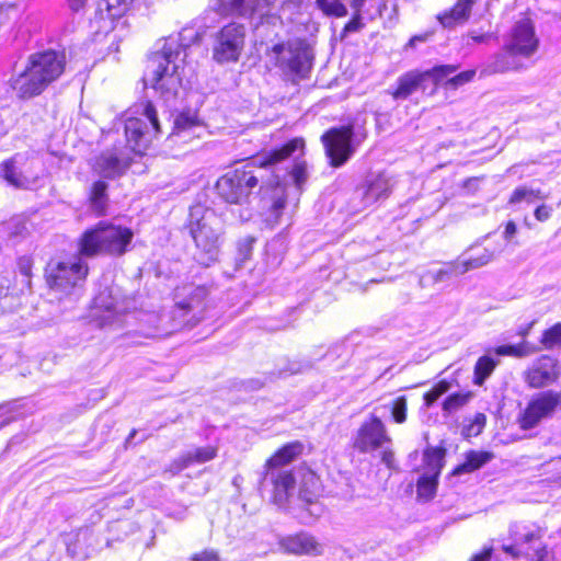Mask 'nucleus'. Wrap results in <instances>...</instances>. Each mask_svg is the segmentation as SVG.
<instances>
[{
  "label": "nucleus",
  "instance_id": "f257e3e1",
  "mask_svg": "<svg viewBox=\"0 0 561 561\" xmlns=\"http://www.w3.org/2000/svg\"><path fill=\"white\" fill-rule=\"evenodd\" d=\"M305 141L294 138L280 148L274 149L264 157L255 159L224 174L216 183L218 195L227 203H245L257 186L262 198H268L270 215L265 218L268 225H275L286 205L285 190L280 185L282 175L276 174L275 180L263 182V169L276 168L285 162L295 152L304 153Z\"/></svg>",
  "mask_w": 561,
  "mask_h": 561
},
{
  "label": "nucleus",
  "instance_id": "f03ea898",
  "mask_svg": "<svg viewBox=\"0 0 561 561\" xmlns=\"http://www.w3.org/2000/svg\"><path fill=\"white\" fill-rule=\"evenodd\" d=\"M276 0H216L213 11L196 19L191 28L194 35H247L248 33H275L279 16L271 13Z\"/></svg>",
  "mask_w": 561,
  "mask_h": 561
},
{
  "label": "nucleus",
  "instance_id": "7ed1b4c3",
  "mask_svg": "<svg viewBox=\"0 0 561 561\" xmlns=\"http://www.w3.org/2000/svg\"><path fill=\"white\" fill-rule=\"evenodd\" d=\"M65 66L62 51L46 49L31 54L24 71L12 80V88L20 99L39 95L62 75Z\"/></svg>",
  "mask_w": 561,
  "mask_h": 561
},
{
  "label": "nucleus",
  "instance_id": "20e7f679",
  "mask_svg": "<svg viewBox=\"0 0 561 561\" xmlns=\"http://www.w3.org/2000/svg\"><path fill=\"white\" fill-rule=\"evenodd\" d=\"M188 228L197 249L196 260L209 266L219 256L225 233L222 217L210 208L195 205L190 211Z\"/></svg>",
  "mask_w": 561,
  "mask_h": 561
},
{
  "label": "nucleus",
  "instance_id": "39448f33",
  "mask_svg": "<svg viewBox=\"0 0 561 561\" xmlns=\"http://www.w3.org/2000/svg\"><path fill=\"white\" fill-rule=\"evenodd\" d=\"M133 236L129 228L101 221L78 239L79 260L101 254L122 255L127 251Z\"/></svg>",
  "mask_w": 561,
  "mask_h": 561
},
{
  "label": "nucleus",
  "instance_id": "423d86ee",
  "mask_svg": "<svg viewBox=\"0 0 561 561\" xmlns=\"http://www.w3.org/2000/svg\"><path fill=\"white\" fill-rule=\"evenodd\" d=\"M161 50L150 54L145 81L152 89L169 98L175 95L181 79L178 76V60L184 54L183 45L170 37Z\"/></svg>",
  "mask_w": 561,
  "mask_h": 561
},
{
  "label": "nucleus",
  "instance_id": "0eeeda50",
  "mask_svg": "<svg viewBox=\"0 0 561 561\" xmlns=\"http://www.w3.org/2000/svg\"><path fill=\"white\" fill-rule=\"evenodd\" d=\"M537 37H510L503 49L497 53L481 70L482 76H491L525 68L524 60L538 49Z\"/></svg>",
  "mask_w": 561,
  "mask_h": 561
},
{
  "label": "nucleus",
  "instance_id": "6e6552de",
  "mask_svg": "<svg viewBox=\"0 0 561 561\" xmlns=\"http://www.w3.org/2000/svg\"><path fill=\"white\" fill-rule=\"evenodd\" d=\"M272 55L279 68L300 76L309 71L313 58L310 44L301 37H290L284 44L274 45Z\"/></svg>",
  "mask_w": 561,
  "mask_h": 561
},
{
  "label": "nucleus",
  "instance_id": "1a4fd4ad",
  "mask_svg": "<svg viewBox=\"0 0 561 561\" xmlns=\"http://www.w3.org/2000/svg\"><path fill=\"white\" fill-rule=\"evenodd\" d=\"M458 67L454 65L436 66L432 69L420 71L411 70L401 75L397 79V85L388 90L393 100H407L410 95L423 88V83L431 79L434 84L440 83L457 71Z\"/></svg>",
  "mask_w": 561,
  "mask_h": 561
},
{
  "label": "nucleus",
  "instance_id": "9d476101",
  "mask_svg": "<svg viewBox=\"0 0 561 561\" xmlns=\"http://www.w3.org/2000/svg\"><path fill=\"white\" fill-rule=\"evenodd\" d=\"M88 270L79 259L75 262L50 261L45 270L46 282L54 291L67 295L87 277Z\"/></svg>",
  "mask_w": 561,
  "mask_h": 561
},
{
  "label": "nucleus",
  "instance_id": "9b49d317",
  "mask_svg": "<svg viewBox=\"0 0 561 561\" xmlns=\"http://www.w3.org/2000/svg\"><path fill=\"white\" fill-rule=\"evenodd\" d=\"M130 306L131 301L123 298L118 288H105L93 300L92 317L101 328L112 325Z\"/></svg>",
  "mask_w": 561,
  "mask_h": 561
},
{
  "label": "nucleus",
  "instance_id": "f8f14e48",
  "mask_svg": "<svg viewBox=\"0 0 561 561\" xmlns=\"http://www.w3.org/2000/svg\"><path fill=\"white\" fill-rule=\"evenodd\" d=\"M559 407H561V393L551 390L537 393L519 414L518 424L525 431L535 428L541 421L550 419Z\"/></svg>",
  "mask_w": 561,
  "mask_h": 561
},
{
  "label": "nucleus",
  "instance_id": "ddd939ff",
  "mask_svg": "<svg viewBox=\"0 0 561 561\" xmlns=\"http://www.w3.org/2000/svg\"><path fill=\"white\" fill-rule=\"evenodd\" d=\"M142 118L129 117L125 123V134L133 149L140 151L151 140V134L160 133L157 111L151 102L142 105Z\"/></svg>",
  "mask_w": 561,
  "mask_h": 561
},
{
  "label": "nucleus",
  "instance_id": "4468645a",
  "mask_svg": "<svg viewBox=\"0 0 561 561\" xmlns=\"http://www.w3.org/2000/svg\"><path fill=\"white\" fill-rule=\"evenodd\" d=\"M385 423L376 415L364 421L353 437V447L359 453L368 454L391 445Z\"/></svg>",
  "mask_w": 561,
  "mask_h": 561
},
{
  "label": "nucleus",
  "instance_id": "2eb2a0df",
  "mask_svg": "<svg viewBox=\"0 0 561 561\" xmlns=\"http://www.w3.org/2000/svg\"><path fill=\"white\" fill-rule=\"evenodd\" d=\"M353 136L352 125L331 128L322 135L325 153L332 167L339 168L352 157L355 151L352 145Z\"/></svg>",
  "mask_w": 561,
  "mask_h": 561
},
{
  "label": "nucleus",
  "instance_id": "dca6fc26",
  "mask_svg": "<svg viewBox=\"0 0 561 561\" xmlns=\"http://www.w3.org/2000/svg\"><path fill=\"white\" fill-rule=\"evenodd\" d=\"M28 159L21 153L2 161L0 163V178L3 179L8 185L16 190H28L37 181V175H34L28 168Z\"/></svg>",
  "mask_w": 561,
  "mask_h": 561
},
{
  "label": "nucleus",
  "instance_id": "f3484780",
  "mask_svg": "<svg viewBox=\"0 0 561 561\" xmlns=\"http://www.w3.org/2000/svg\"><path fill=\"white\" fill-rule=\"evenodd\" d=\"M280 548L295 556H321L324 551L323 545L314 536L308 533H299L284 537L279 541Z\"/></svg>",
  "mask_w": 561,
  "mask_h": 561
},
{
  "label": "nucleus",
  "instance_id": "a211bd4d",
  "mask_svg": "<svg viewBox=\"0 0 561 561\" xmlns=\"http://www.w3.org/2000/svg\"><path fill=\"white\" fill-rule=\"evenodd\" d=\"M133 1L134 0H102L105 4V9L102 8L101 3L98 15L100 20L103 21L104 25L95 32V35L100 33L108 35L111 32L116 31L118 25L123 23L122 19Z\"/></svg>",
  "mask_w": 561,
  "mask_h": 561
},
{
  "label": "nucleus",
  "instance_id": "6ab92c4d",
  "mask_svg": "<svg viewBox=\"0 0 561 561\" xmlns=\"http://www.w3.org/2000/svg\"><path fill=\"white\" fill-rule=\"evenodd\" d=\"M558 378L556 360L549 356H541L525 373V381L530 388H542Z\"/></svg>",
  "mask_w": 561,
  "mask_h": 561
},
{
  "label": "nucleus",
  "instance_id": "aec40b11",
  "mask_svg": "<svg viewBox=\"0 0 561 561\" xmlns=\"http://www.w3.org/2000/svg\"><path fill=\"white\" fill-rule=\"evenodd\" d=\"M391 181L385 174H377L367 179L366 183L357 188L356 195L362 198L363 207H368L379 199H385L391 192Z\"/></svg>",
  "mask_w": 561,
  "mask_h": 561
},
{
  "label": "nucleus",
  "instance_id": "412c9836",
  "mask_svg": "<svg viewBox=\"0 0 561 561\" xmlns=\"http://www.w3.org/2000/svg\"><path fill=\"white\" fill-rule=\"evenodd\" d=\"M128 167L129 160L116 149L102 152L93 163L94 171L108 179L122 175Z\"/></svg>",
  "mask_w": 561,
  "mask_h": 561
},
{
  "label": "nucleus",
  "instance_id": "4be33fe9",
  "mask_svg": "<svg viewBox=\"0 0 561 561\" xmlns=\"http://www.w3.org/2000/svg\"><path fill=\"white\" fill-rule=\"evenodd\" d=\"M207 289L203 286L186 285L175 290V305L185 313L203 310Z\"/></svg>",
  "mask_w": 561,
  "mask_h": 561
},
{
  "label": "nucleus",
  "instance_id": "5701e85b",
  "mask_svg": "<svg viewBox=\"0 0 561 561\" xmlns=\"http://www.w3.org/2000/svg\"><path fill=\"white\" fill-rule=\"evenodd\" d=\"M216 455L217 449L211 446L194 448L174 459L168 471H170L173 476L178 474L183 469L190 467L193 463H204L214 459Z\"/></svg>",
  "mask_w": 561,
  "mask_h": 561
},
{
  "label": "nucleus",
  "instance_id": "b1692460",
  "mask_svg": "<svg viewBox=\"0 0 561 561\" xmlns=\"http://www.w3.org/2000/svg\"><path fill=\"white\" fill-rule=\"evenodd\" d=\"M474 2L476 0H458L450 10L437 16L439 23L448 30L463 25L470 16Z\"/></svg>",
  "mask_w": 561,
  "mask_h": 561
},
{
  "label": "nucleus",
  "instance_id": "393cba45",
  "mask_svg": "<svg viewBox=\"0 0 561 561\" xmlns=\"http://www.w3.org/2000/svg\"><path fill=\"white\" fill-rule=\"evenodd\" d=\"M266 479L274 485L275 500L283 502L289 492L294 490L295 478L289 470L266 468Z\"/></svg>",
  "mask_w": 561,
  "mask_h": 561
},
{
  "label": "nucleus",
  "instance_id": "a878e982",
  "mask_svg": "<svg viewBox=\"0 0 561 561\" xmlns=\"http://www.w3.org/2000/svg\"><path fill=\"white\" fill-rule=\"evenodd\" d=\"M214 47V59L218 62L236 61L242 48V37H219Z\"/></svg>",
  "mask_w": 561,
  "mask_h": 561
},
{
  "label": "nucleus",
  "instance_id": "bb28decb",
  "mask_svg": "<svg viewBox=\"0 0 561 561\" xmlns=\"http://www.w3.org/2000/svg\"><path fill=\"white\" fill-rule=\"evenodd\" d=\"M302 450L304 446L299 442L286 444L267 460L266 468L280 469V467L293 461Z\"/></svg>",
  "mask_w": 561,
  "mask_h": 561
},
{
  "label": "nucleus",
  "instance_id": "cd10ccee",
  "mask_svg": "<svg viewBox=\"0 0 561 561\" xmlns=\"http://www.w3.org/2000/svg\"><path fill=\"white\" fill-rule=\"evenodd\" d=\"M494 458L490 451H469L463 463L455 468L454 474L459 476L480 469Z\"/></svg>",
  "mask_w": 561,
  "mask_h": 561
},
{
  "label": "nucleus",
  "instance_id": "c85d7f7f",
  "mask_svg": "<svg viewBox=\"0 0 561 561\" xmlns=\"http://www.w3.org/2000/svg\"><path fill=\"white\" fill-rule=\"evenodd\" d=\"M499 362L497 358L489 354L479 357L473 369V383L482 386L492 375Z\"/></svg>",
  "mask_w": 561,
  "mask_h": 561
},
{
  "label": "nucleus",
  "instance_id": "c756f323",
  "mask_svg": "<svg viewBox=\"0 0 561 561\" xmlns=\"http://www.w3.org/2000/svg\"><path fill=\"white\" fill-rule=\"evenodd\" d=\"M511 537L515 541V546H522L539 540L541 538V531L535 526L515 523L511 527Z\"/></svg>",
  "mask_w": 561,
  "mask_h": 561
},
{
  "label": "nucleus",
  "instance_id": "7c9ffc66",
  "mask_svg": "<svg viewBox=\"0 0 561 561\" xmlns=\"http://www.w3.org/2000/svg\"><path fill=\"white\" fill-rule=\"evenodd\" d=\"M445 451L440 448H428L424 451L425 471L424 473L438 477L443 468Z\"/></svg>",
  "mask_w": 561,
  "mask_h": 561
},
{
  "label": "nucleus",
  "instance_id": "2f4dec72",
  "mask_svg": "<svg viewBox=\"0 0 561 561\" xmlns=\"http://www.w3.org/2000/svg\"><path fill=\"white\" fill-rule=\"evenodd\" d=\"M107 184L102 181H98L93 184L91 191V207L98 215H104L107 206L106 196Z\"/></svg>",
  "mask_w": 561,
  "mask_h": 561
},
{
  "label": "nucleus",
  "instance_id": "473e14b6",
  "mask_svg": "<svg viewBox=\"0 0 561 561\" xmlns=\"http://www.w3.org/2000/svg\"><path fill=\"white\" fill-rule=\"evenodd\" d=\"M316 5L328 16L342 18L347 14L345 0H316Z\"/></svg>",
  "mask_w": 561,
  "mask_h": 561
},
{
  "label": "nucleus",
  "instance_id": "72a5a7b5",
  "mask_svg": "<svg viewBox=\"0 0 561 561\" xmlns=\"http://www.w3.org/2000/svg\"><path fill=\"white\" fill-rule=\"evenodd\" d=\"M548 195L543 194L540 190H533L526 186H519L514 190L510 203L518 204L523 201L531 203L536 199H546Z\"/></svg>",
  "mask_w": 561,
  "mask_h": 561
},
{
  "label": "nucleus",
  "instance_id": "f704fd0d",
  "mask_svg": "<svg viewBox=\"0 0 561 561\" xmlns=\"http://www.w3.org/2000/svg\"><path fill=\"white\" fill-rule=\"evenodd\" d=\"M437 488V477L433 474L423 473L417 483V495L425 500H430L434 496Z\"/></svg>",
  "mask_w": 561,
  "mask_h": 561
},
{
  "label": "nucleus",
  "instance_id": "c9c22d12",
  "mask_svg": "<svg viewBox=\"0 0 561 561\" xmlns=\"http://www.w3.org/2000/svg\"><path fill=\"white\" fill-rule=\"evenodd\" d=\"M540 342L547 350L561 346V322H558L551 328L547 329L542 333Z\"/></svg>",
  "mask_w": 561,
  "mask_h": 561
},
{
  "label": "nucleus",
  "instance_id": "e433bc0d",
  "mask_svg": "<svg viewBox=\"0 0 561 561\" xmlns=\"http://www.w3.org/2000/svg\"><path fill=\"white\" fill-rule=\"evenodd\" d=\"M317 491L318 478L312 472H308L305 476V485L300 489L299 495L306 502L312 503L317 496Z\"/></svg>",
  "mask_w": 561,
  "mask_h": 561
},
{
  "label": "nucleus",
  "instance_id": "4c0bfd02",
  "mask_svg": "<svg viewBox=\"0 0 561 561\" xmlns=\"http://www.w3.org/2000/svg\"><path fill=\"white\" fill-rule=\"evenodd\" d=\"M471 398L470 392L450 394L443 403V410L451 413L466 405Z\"/></svg>",
  "mask_w": 561,
  "mask_h": 561
},
{
  "label": "nucleus",
  "instance_id": "58836bf2",
  "mask_svg": "<svg viewBox=\"0 0 561 561\" xmlns=\"http://www.w3.org/2000/svg\"><path fill=\"white\" fill-rule=\"evenodd\" d=\"M367 0H351V7L354 10L355 14L353 19L347 22L344 26L345 33L358 32L362 26L360 22V11L364 8Z\"/></svg>",
  "mask_w": 561,
  "mask_h": 561
},
{
  "label": "nucleus",
  "instance_id": "ea45409f",
  "mask_svg": "<svg viewBox=\"0 0 561 561\" xmlns=\"http://www.w3.org/2000/svg\"><path fill=\"white\" fill-rule=\"evenodd\" d=\"M450 382L446 380H440L437 382L430 391L424 394L426 407H431L434 402H436L439 397H442L450 389Z\"/></svg>",
  "mask_w": 561,
  "mask_h": 561
},
{
  "label": "nucleus",
  "instance_id": "a19ab883",
  "mask_svg": "<svg viewBox=\"0 0 561 561\" xmlns=\"http://www.w3.org/2000/svg\"><path fill=\"white\" fill-rule=\"evenodd\" d=\"M391 415L396 423L402 424L407 421V399L397 398L392 403Z\"/></svg>",
  "mask_w": 561,
  "mask_h": 561
},
{
  "label": "nucleus",
  "instance_id": "79ce46f5",
  "mask_svg": "<svg viewBox=\"0 0 561 561\" xmlns=\"http://www.w3.org/2000/svg\"><path fill=\"white\" fill-rule=\"evenodd\" d=\"M288 175L293 179L295 184L300 187L307 180V167L305 161L296 162L289 172Z\"/></svg>",
  "mask_w": 561,
  "mask_h": 561
},
{
  "label": "nucleus",
  "instance_id": "37998d69",
  "mask_svg": "<svg viewBox=\"0 0 561 561\" xmlns=\"http://www.w3.org/2000/svg\"><path fill=\"white\" fill-rule=\"evenodd\" d=\"M474 76H476V70H466V71H462V72L449 78L445 82V85L448 88H451V89H457V88L470 82Z\"/></svg>",
  "mask_w": 561,
  "mask_h": 561
},
{
  "label": "nucleus",
  "instance_id": "c03bdc74",
  "mask_svg": "<svg viewBox=\"0 0 561 561\" xmlns=\"http://www.w3.org/2000/svg\"><path fill=\"white\" fill-rule=\"evenodd\" d=\"M482 266H484V263L478 256L468 260L456 261V268H458V274H465L470 270L479 268Z\"/></svg>",
  "mask_w": 561,
  "mask_h": 561
},
{
  "label": "nucleus",
  "instance_id": "a18cd8bd",
  "mask_svg": "<svg viewBox=\"0 0 561 561\" xmlns=\"http://www.w3.org/2000/svg\"><path fill=\"white\" fill-rule=\"evenodd\" d=\"M451 275H459L458 268H456V262H451L447 264L446 267L439 268L438 271L434 272L432 277L435 283H439Z\"/></svg>",
  "mask_w": 561,
  "mask_h": 561
},
{
  "label": "nucleus",
  "instance_id": "49530a36",
  "mask_svg": "<svg viewBox=\"0 0 561 561\" xmlns=\"http://www.w3.org/2000/svg\"><path fill=\"white\" fill-rule=\"evenodd\" d=\"M11 232L10 234L15 238H24L26 234H28V227L27 221L24 218H18L14 219L11 222Z\"/></svg>",
  "mask_w": 561,
  "mask_h": 561
},
{
  "label": "nucleus",
  "instance_id": "de8ad7c7",
  "mask_svg": "<svg viewBox=\"0 0 561 561\" xmlns=\"http://www.w3.org/2000/svg\"><path fill=\"white\" fill-rule=\"evenodd\" d=\"M32 267H33V261L30 256H22L18 260V270L21 275H23L26 278V285L30 286L31 284V276H32Z\"/></svg>",
  "mask_w": 561,
  "mask_h": 561
},
{
  "label": "nucleus",
  "instance_id": "09e8293b",
  "mask_svg": "<svg viewBox=\"0 0 561 561\" xmlns=\"http://www.w3.org/2000/svg\"><path fill=\"white\" fill-rule=\"evenodd\" d=\"M146 317H147L146 321L151 323L152 327H150L148 329H141V333L147 337H156V336L160 335L161 332L158 327L159 317L153 313L147 314Z\"/></svg>",
  "mask_w": 561,
  "mask_h": 561
},
{
  "label": "nucleus",
  "instance_id": "8fccbe9b",
  "mask_svg": "<svg viewBox=\"0 0 561 561\" xmlns=\"http://www.w3.org/2000/svg\"><path fill=\"white\" fill-rule=\"evenodd\" d=\"M512 35H535L534 27L528 19H523L517 23L516 30Z\"/></svg>",
  "mask_w": 561,
  "mask_h": 561
},
{
  "label": "nucleus",
  "instance_id": "3c124183",
  "mask_svg": "<svg viewBox=\"0 0 561 561\" xmlns=\"http://www.w3.org/2000/svg\"><path fill=\"white\" fill-rule=\"evenodd\" d=\"M195 124V119L194 117L187 115V114H180L176 118H175V122H174V126L176 129L181 130V129H185L190 126H193Z\"/></svg>",
  "mask_w": 561,
  "mask_h": 561
},
{
  "label": "nucleus",
  "instance_id": "603ef678",
  "mask_svg": "<svg viewBox=\"0 0 561 561\" xmlns=\"http://www.w3.org/2000/svg\"><path fill=\"white\" fill-rule=\"evenodd\" d=\"M552 208L546 204L538 206L535 209V217L538 221H546L551 217Z\"/></svg>",
  "mask_w": 561,
  "mask_h": 561
},
{
  "label": "nucleus",
  "instance_id": "864d4df0",
  "mask_svg": "<svg viewBox=\"0 0 561 561\" xmlns=\"http://www.w3.org/2000/svg\"><path fill=\"white\" fill-rule=\"evenodd\" d=\"M192 561H220L217 552L213 550H205L192 557Z\"/></svg>",
  "mask_w": 561,
  "mask_h": 561
},
{
  "label": "nucleus",
  "instance_id": "5fc2aeb1",
  "mask_svg": "<svg viewBox=\"0 0 561 561\" xmlns=\"http://www.w3.org/2000/svg\"><path fill=\"white\" fill-rule=\"evenodd\" d=\"M494 353L496 355H500V356H505V355H519L517 348L513 345H502V346H499L494 350Z\"/></svg>",
  "mask_w": 561,
  "mask_h": 561
},
{
  "label": "nucleus",
  "instance_id": "6e6d98bb",
  "mask_svg": "<svg viewBox=\"0 0 561 561\" xmlns=\"http://www.w3.org/2000/svg\"><path fill=\"white\" fill-rule=\"evenodd\" d=\"M516 231H517V227H516L515 222L508 221L505 226L504 238L506 240H511V238L516 233Z\"/></svg>",
  "mask_w": 561,
  "mask_h": 561
},
{
  "label": "nucleus",
  "instance_id": "4d7b16f0",
  "mask_svg": "<svg viewBox=\"0 0 561 561\" xmlns=\"http://www.w3.org/2000/svg\"><path fill=\"white\" fill-rule=\"evenodd\" d=\"M492 554V549H485L482 553L473 557L471 561H490Z\"/></svg>",
  "mask_w": 561,
  "mask_h": 561
},
{
  "label": "nucleus",
  "instance_id": "13d9d810",
  "mask_svg": "<svg viewBox=\"0 0 561 561\" xmlns=\"http://www.w3.org/2000/svg\"><path fill=\"white\" fill-rule=\"evenodd\" d=\"M495 254L493 251H490L488 249H484L483 253L479 255L478 257L483 261L484 265L490 263L494 259Z\"/></svg>",
  "mask_w": 561,
  "mask_h": 561
},
{
  "label": "nucleus",
  "instance_id": "bf43d9fd",
  "mask_svg": "<svg viewBox=\"0 0 561 561\" xmlns=\"http://www.w3.org/2000/svg\"><path fill=\"white\" fill-rule=\"evenodd\" d=\"M87 1L88 0H67L68 5L72 11H79L84 7Z\"/></svg>",
  "mask_w": 561,
  "mask_h": 561
},
{
  "label": "nucleus",
  "instance_id": "052dcab7",
  "mask_svg": "<svg viewBox=\"0 0 561 561\" xmlns=\"http://www.w3.org/2000/svg\"><path fill=\"white\" fill-rule=\"evenodd\" d=\"M536 556H537L536 561H550L548 559V551L546 550V548L537 550Z\"/></svg>",
  "mask_w": 561,
  "mask_h": 561
},
{
  "label": "nucleus",
  "instance_id": "680f3d73",
  "mask_svg": "<svg viewBox=\"0 0 561 561\" xmlns=\"http://www.w3.org/2000/svg\"><path fill=\"white\" fill-rule=\"evenodd\" d=\"M263 386V382L259 379H252L248 382V386L247 388L251 389V390H257L260 389L261 387Z\"/></svg>",
  "mask_w": 561,
  "mask_h": 561
},
{
  "label": "nucleus",
  "instance_id": "e2e57ef3",
  "mask_svg": "<svg viewBox=\"0 0 561 561\" xmlns=\"http://www.w3.org/2000/svg\"><path fill=\"white\" fill-rule=\"evenodd\" d=\"M392 458H393V455L391 451L389 450H383L382 453V461L387 465V466H390L391 461H392Z\"/></svg>",
  "mask_w": 561,
  "mask_h": 561
},
{
  "label": "nucleus",
  "instance_id": "0e129e2a",
  "mask_svg": "<svg viewBox=\"0 0 561 561\" xmlns=\"http://www.w3.org/2000/svg\"><path fill=\"white\" fill-rule=\"evenodd\" d=\"M507 553L513 554L514 557L518 556V553L515 551V546H504L503 548Z\"/></svg>",
  "mask_w": 561,
  "mask_h": 561
},
{
  "label": "nucleus",
  "instance_id": "69168bd1",
  "mask_svg": "<svg viewBox=\"0 0 561 561\" xmlns=\"http://www.w3.org/2000/svg\"><path fill=\"white\" fill-rule=\"evenodd\" d=\"M425 37H421V36H417V37H411V39L409 41L408 45H407V48L408 47H413L414 46V43L416 41H423Z\"/></svg>",
  "mask_w": 561,
  "mask_h": 561
},
{
  "label": "nucleus",
  "instance_id": "338daca9",
  "mask_svg": "<svg viewBox=\"0 0 561 561\" xmlns=\"http://www.w3.org/2000/svg\"><path fill=\"white\" fill-rule=\"evenodd\" d=\"M484 420H485L484 415H483V414H479V415L477 416L476 422H477V424H478L480 427H482V426H483V424H484Z\"/></svg>",
  "mask_w": 561,
  "mask_h": 561
},
{
  "label": "nucleus",
  "instance_id": "774afa93",
  "mask_svg": "<svg viewBox=\"0 0 561 561\" xmlns=\"http://www.w3.org/2000/svg\"><path fill=\"white\" fill-rule=\"evenodd\" d=\"M135 434H136V432H135V431H133V432L130 433V435H129L128 439L133 438V437L135 436Z\"/></svg>",
  "mask_w": 561,
  "mask_h": 561
}]
</instances>
